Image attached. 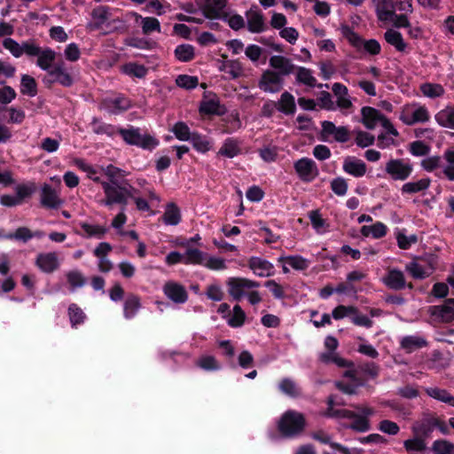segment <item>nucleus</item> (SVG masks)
Returning <instances> with one entry per match:
<instances>
[{"label":"nucleus","mask_w":454,"mask_h":454,"mask_svg":"<svg viewBox=\"0 0 454 454\" xmlns=\"http://www.w3.org/2000/svg\"><path fill=\"white\" fill-rule=\"evenodd\" d=\"M320 360L325 364L333 363L340 368H348L343 376L348 380V383L336 382V387L346 394H354L356 388L361 385L359 380L356 379V372L354 365L348 360L342 358L335 351L327 350L320 355Z\"/></svg>","instance_id":"obj_1"},{"label":"nucleus","mask_w":454,"mask_h":454,"mask_svg":"<svg viewBox=\"0 0 454 454\" xmlns=\"http://www.w3.org/2000/svg\"><path fill=\"white\" fill-rule=\"evenodd\" d=\"M105 198L98 200L101 206L112 207L114 204L126 206L129 198H133V188L127 183L117 181L101 182Z\"/></svg>","instance_id":"obj_2"},{"label":"nucleus","mask_w":454,"mask_h":454,"mask_svg":"<svg viewBox=\"0 0 454 454\" xmlns=\"http://www.w3.org/2000/svg\"><path fill=\"white\" fill-rule=\"evenodd\" d=\"M341 36L346 39L357 51H364L372 55L379 54L380 44L374 39L364 41L362 37L348 25L342 24L340 27Z\"/></svg>","instance_id":"obj_3"},{"label":"nucleus","mask_w":454,"mask_h":454,"mask_svg":"<svg viewBox=\"0 0 454 454\" xmlns=\"http://www.w3.org/2000/svg\"><path fill=\"white\" fill-rule=\"evenodd\" d=\"M362 122L369 129H373L378 126H381L388 134L398 136L399 133L393 124L380 114V112L373 107L364 106L361 110Z\"/></svg>","instance_id":"obj_4"},{"label":"nucleus","mask_w":454,"mask_h":454,"mask_svg":"<svg viewBox=\"0 0 454 454\" xmlns=\"http://www.w3.org/2000/svg\"><path fill=\"white\" fill-rule=\"evenodd\" d=\"M304 424L302 414L294 411H287L280 418L278 426L283 435L291 437L299 434L303 429Z\"/></svg>","instance_id":"obj_5"},{"label":"nucleus","mask_w":454,"mask_h":454,"mask_svg":"<svg viewBox=\"0 0 454 454\" xmlns=\"http://www.w3.org/2000/svg\"><path fill=\"white\" fill-rule=\"evenodd\" d=\"M120 134L126 143L145 150H153L159 145V141L155 137L149 134L142 133L136 128L121 129Z\"/></svg>","instance_id":"obj_6"},{"label":"nucleus","mask_w":454,"mask_h":454,"mask_svg":"<svg viewBox=\"0 0 454 454\" xmlns=\"http://www.w3.org/2000/svg\"><path fill=\"white\" fill-rule=\"evenodd\" d=\"M334 401L333 397H330L328 400L329 409L327 411V415L333 417L338 416L341 418H346L351 420V423L348 427L356 431L365 432L370 429V423L366 418L362 417L358 412L350 411L348 410H340L334 411L333 410Z\"/></svg>","instance_id":"obj_7"},{"label":"nucleus","mask_w":454,"mask_h":454,"mask_svg":"<svg viewBox=\"0 0 454 454\" xmlns=\"http://www.w3.org/2000/svg\"><path fill=\"white\" fill-rule=\"evenodd\" d=\"M215 63L218 71L223 73L226 80H236L246 75L243 64L239 59H228L226 54H222Z\"/></svg>","instance_id":"obj_8"},{"label":"nucleus","mask_w":454,"mask_h":454,"mask_svg":"<svg viewBox=\"0 0 454 454\" xmlns=\"http://www.w3.org/2000/svg\"><path fill=\"white\" fill-rule=\"evenodd\" d=\"M429 117L427 108L418 104L404 106L400 114V120L406 125L427 121Z\"/></svg>","instance_id":"obj_9"},{"label":"nucleus","mask_w":454,"mask_h":454,"mask_svg":"<svg viewBox=\"0 0 454 454\" xmlns=\"http://www.w3.org/2000/svg\"><path fill=\"white\" fill-rule=\"evenodd\" d=\"M412 165L403 159H391L386 163V173L395 181H404L412 173Z\"/></svg>","instance_id":"obj_10"},{"label":"nucleus","mask_w":454,"mask_h":454,"mask_svg":"<svg viewBox=\"0 0 454 454\" xmlns=\"http://www.w3.org/2000/svg\"><path fill=\"white\" fill-rule=\"evenodd\" d=\"M229 287V294L235 300H240L242 297L247 296V293L260 285L258 282L241 278H231L227 282Z\"/></svg>","instance_id":"obj_11"},{"label":"nucleus","mask_w":454,"mask_h":454,"mask_svg":"<svg viewBox=\"0 0 454 454\" xmlns=\"http://www.w3.org/2000/svg\"><path fill=\"white\" fill-rule=\"evenodd\" d=\"M296 174L303 182L313 181L319 174L316 162L309 158H301L294 162Z\"/></svg>","instance_id":"obj_12"},{"label":"nucleus","mask_w":454,"mask_h":454,"mask_svg":"<svg viewBox=\"0 0 454 454\" xmlns=\"http://www.w3.org/2000/svg\"><path fill=\"white\" fill-rule=\"evenodd\" d=\"M27 56H36L37 57V66L43 70H46L49 72L51 70V65L56 58V53L51 49H43L42 50L38 45L35 43L33 46H28Z\"/></svg>","instance_id":"obj_13"},{"label":"nucleus","mask_w":454,"mask_h":454,"mask_svg":"<svg viewBox=\"0 0 454 454\" xmlns=\"http://www.w3.org/2000/svg\"><path fill=\"white\" fill-rule=\"evenodd\" d=\"M35 265L43 273H52L59 268V257L54 252L40 253L35 258Z\"/></svg>","instance_id":"obj_14"},{"label":"nucleus","mask_w":454,"mask_h":454,"mask_svg":"<svg viewBox=\"0 0 454 454\" xmlns=\"http://www.w3.org/2000/svg\"><path fill=\"white\" fill-rule=\"evenodd\" d=\"M405 270L417 279H423L429 277L434 267L431 262L424 260H415L406 264Z\"/></svg>","instance_id":"obj_15"},{"label":"nucleus","mask_w":454,"mask_h":454,"mask_svg":"<svg viewBox=\"0 0 454 454\" xmlns=\"http://www.w3.org/2000/svg\"><path fill=\"white\" fill-rule=\"evenodd\" d=\"M164 294L175 303H184L188 293L184 286L175 281H168L163 286Z\"/></svg>","instance_id":"obj_16"},{"label":"nucleus","mask_w":454,"mask_h":454,"mask_svg":"<svg viewBox=\"0 0 454 454\" xmlns=\"http://www.w3.org/2000/svg\"><path fill=\"white\" fill-rule=\"evenodd\" d=\"M282 85V77L271 70H267L263 73L259 84L261 90L270 93L279 91Z\"/></svg>","instance_id":"obj_17"},{"label":"nucleus","mask_w":454,"mask_h":454,"mask_svg":"<svg viewBox=\"0 0 454 454\" xmlns=\"http://www.w3.org/2000/svg\"><path fill=\"white\" fill-rule=\"evenodd\" d=\"M129 20H133L136 24L141 26L142 32L149 35L153 32H160V21L153 17H142L140 14L131 12L128 14Z\"/></svg>","instance_id":"obj_18"},{"label":"nucleus","mask_w":454,"mask_h":454,"mask_svg":"<svg viewBox=\"0 0 454 454\" xmlns=\"http://www.w3.org/2000/svg\"><path fill=\"white\" fill-rule=\"evenodd\" d=\"M248 266L254 274L261 278L270 277L274 274L273 264L261 257H251Z\"/></svg>","instance_id":"obj_19"},{"label":"nucleus","mask_w":454,"mask_h":454,"mask_svg":"<svg viewBox=\"0 0 454 454\" xmlns=\"http://www.w3.org/2000/svg\"><path fill=\"white\" fill-rule=\"evenodd\" d=\"M198 5L203 11V16L216 18L220 16L225 7V0H197Z\"/></svg>","instance_id":"obj_20"},{"label":"nucleus","mask_w":454,"mask_h":454,"mask_svg":"<svg viewBox=\"0 0 454 454\" xmlns=\"http://www.w3.org/2000/svg\"><path fill=\"white\" fill-rule=\"evenodd\" d=\"M377 17L380 21L389 22L395 18L393 0H373Z\"/></svg>","instance_id":"obj_21"},{"label":"nucleus","mask_w":454,"mask_h":454,"mask_svg":"<svg viewBox=\"0 0 454 454\" xmlns=\"http://www.w3.org/2000/svg\"><path fill=\"white\" fill-rule=\"evenodd\" d=\"M322 130L324 136H332L338 142H347L349 138L347 128L343 126L337 127L332 121H323Z\"/></svg>","instance_id":"obj_22"},{"label":"nucleus","mask_w":454,"mask_h":454,"mask_svg":"<svg viewBox=\"0 0 454 454\" xmlns=\"http://www.w3.org/2000/svg\"><path fill=\"white\" fill-rule=\"evenodd\" d=\"M248 30L252 33H261L265 29L262 12L257 8H251L246 13Z\"/></svg>","instance_id":"obj_23"},{"label":"nucleus","mask_w":454,"mask_h":454,"mask_svg":"<svg viewBox=\"0 0 454 454\" xmlns=\"http://www.w3.org/2000/svg\"><path fill=\"white\" fill-rule=\"evenodd\" d=\"M130 106L129 101L123 97H107L102 102V107L111 114H119L127 110Z\"/></svg>","instance_id":"obj_24"},{"label":"nucleus","mask_w":454,"mask_h":454,"mask_svg":"<svg viewBox=\"0 0 454 454\" xmlns=\"http://www.w3.org/2000/svg\"><path fill=\"white\" fill-rule=\"evenodd\" d=\"M382 281L387 287L394 290L403 289L406 284L403 273L396 269L388 270Z\"/></svg>","instance_id":"obj_25"},{"label":"nucleus","mask_w":454,"mask_h":454,"mask_svg":"<svg viewBox=\"0 0 454 454\" xmlns=\"http://www.w3.org/2000/svg\"><path fill=\"white\" fill-rule=\"evenodd\" d=\"M343 170L355 177H361L366 172V165L362 160L347 157L343 161Z\"/></svg>","instance_id":"obj_26"},{"label":"nucleus","mask_w":454,"mask_h":454,"mask_svg":"<svg viewBox=\"0 0 454 454\" xmlns=\"http://www.w3.org/2000/svg\"><path fill=\"white\" fill-rule=\"evenodd\" d=\"M48 75L51 78V82H59V84L69 87L73 84V78L67 70L64 67L63 64H58L49 70Z\"/></svg>","instance_id":"obj_27"},{"label":"nucleus","mask_w":454,"mask_h":454,"mask_svg":"<svg viewBox=\"0 0 454 454\" xmlns=\"http://www.w3.org/2000/svg\"><path fill=\"white\" fill-rule=\"evenodd\" d=\"M41 203L43 207L56 208L61 205V200L54 189L49 184H44L42 187Z\"/></svg>","instance_id":"obj_28"},{"label":"nucleus","mask_w":454,"mask_h":454,"mask_svg":"<svg viewBox=\"0 0 454 454\" xmlns=\"http://www.w3.org/2000/svg\"><path fill=\"white\" fill-rule=\"evenodd\" d=\"M270 66L276 69L280 76L287 75L293 73L294 66L291 63V61L282 56H272L270 59Z\"/></svg>","instance_id":"obj_29"},{"label":"nucleus","mask_w":454,"mask_h":454,"mask_svg":"<svg viewBox=\"0 0 454 454\" xmlns=\"http://www.w3.org/2000/svg\"><path fill=\"white\" fill-rule=\"evenodd\" d=\"M433 314L440 317L444 322H450L454 319V299L445 301L442 305L434 306Z\"/></svg>","instance_id":"obj_30"},{"label":"nucleus","mask_w":454,"mask_h":454,"mask_svg":"<svg viewBox=\"0 0 454 454\" xmlns=\"http://www.w3.org/2000/svg\"><path fill=\"white\" fill-rule=\"evenodd\" d=\"M442 162V174L448 180L454 181V148H449L443 152Z\"/></svg>","instance_id":"obj_31"},{"label":"nucleus","mask_w":454,"mask_h":454,"mask_svg":"<svg viewBox=\"0 0 454 454\" xmlns=\"http://www.w3.org/2000/svg\"><path fill=\"white\" fill-rule=\"evenodd\" d=\"M33 42H25L20 44L12 38H6L3 43L4 47L16 58L20 57L22 54L27 55V49L28 46H33Z\"/></svg>","instance_id":"obj_32"},{"label":"nucleus","mask_w":454,"mask_h":454,"mask_svg":"<svg viewBox=\"0 0 454 454\" xmlns=\"http://www.w3.org/2000/svg\"><path fill=\"white\" fill-rule=\"evenodd\" d=\"M333 92L337 98V105L341 109H348L351 106L352 103L348 95V89L346 86L336 82L332 87Z\"/></svg>","instance_id":"obj_33"},{"label":"nucleus","mask_w":454,"mask_h":454,"mask_svg":"<svg viewBox=\"0 0 454 454\" xmlns=\"http://www.w3.org/2000/svg\"><path fill=\"white\" fill-rule=\"evenodd\" d=\"M387 231V226L381 222H377L372 225H364L360 230L363 236L372 237L373 239H380L386 236Z\"/></svg>","instance_id":"obj_34"},{"label":"nucleus","mask_w":454,"mask_h":454,"mask_svg":"<svg viewBox=\"0 0 454 454\" xmlns=\"http://www.w3.org/2000/svg\"><path fill=\"white\" fill-rule=\"evenodd\" d=\"M434 118L440 126L454 129V106L442 109Z\"/></svg>","instance_id":"obj_35"},{"label":"nucleus","mask_w":454,"mask_h":454,"mask_svg":"<svg viewBox=\"0 0 454 454\" xmlns=\"http://www.w3.org/2000/svg\"><path fill=\"white\" fill-rule=\"evenodd\" d=\"M196 365L207 372H215L222 368L220 362L212 355H202L197 361Z\"/></svg>","instance_id":"obj_36"},{"label":"nucleus","mask_w":454,"mask_h":454,"mask_svg":"<svg viewBox=\"0 0 454 454\" xmlns=\"http://www.w3.org/2000/svg\"><path fill=\"white\" fill-rule=\"evenodd\" d=\"M278 262L288 263L290 267L296 270H303L309 268V261L301 255L280 256Z\"/></svg>","instance_id":"obj_37"},{"label":"nucleus","mask_w":454,"mask_h":454,"mask_svg":"<svg viewBox=\"0 0 454 454\" xmlns=\"http://www.w3.org/2000/svg\"><path fill=\"white\" fill-rule=\"evenodd\" d=\"M427 345L426 340L421 336L411 335L403 338L401 346L408 353H411Z\"/></svg>","instance_id":"obj_38"},{"label":"nucleus","mask_w":454,"mask_h":454,"mask_svg":"<svg viewBox=\"0 0 454 454\" xmlns=\"http://www.w3.org/2000/svg\"><path fill=\"white\" fill-rule=\"evenodd\" d=\"M201 266L210 270H224L227 269L225 259L207 253L205 254Z\"/></svg>","instance_id":"obj_39"},{"label":"nucleus","mask_w":454,"mask_h":454,"mask_svg":"<svg viewBox=\"0 0 454 454\" xmlns=\"http://www.w3.org/2000/svg\"><path fill=\"white\" fill-rule=\"evenodd\" d=\"M200 110L201 113L208 114H223V109L216 97L204 99L200 104Z\"/></svg>","instance_id":"obj_40"},{"label":"nucleus","mask_w":454,"mask_h":454,"mask_svg":"<svg viewBox=\"0 0 454 454\" xmlns=\"http://www.w3.org/2000/svg\"><path fill=\"white\" fill-rule=\"evenodd\" d=\"M74 164L82 171L85 172L87 175V177L93 180L94 182L101 184L103 182L99 176V171L100 168H98L96 167H93L92 165L88 164L83 160L81 159H75L74 160Z\"/></svg>","instance_id":"obj_41"},{"label":"nucleus","mask_w":454,"mask_h":454,"mask_svg":"<svg viewBox=\"0 0 454 454\" xmlns=\"http://www.w3.org/2000/svg\"><path fill=\"white\" fill-rule=\"evenodd\" d=\"M429 178H421L418 181L409 182L402 186L403 193H416L426 191L430 185Z\"/></svg>","instance_id":"obj_42"},{"label":"nucleus","mask_w":454,"mask_h":454,"mask_svg":"<svg viewBox=\"0 0 454 454\" xmlns=\"http://www.w3.org/2000/svg\"><path fill=\"white\" fill-rule=\"evenodd\" d=\"M426 392L430 397L454 407V396L445 389L427 387L426 388Z\"/></svg>","instance_id":"obj_43"},{"label":"nucleus","mask_w":454,"mask_h":454,"mask_svg":"<svg viewBox=\"0 0 454 454\" xmlns=\"http://www.w3.org/2000/svg\"><path fill=\"white\" fill-rule=\"evenodd\" d=\"M139 298L136 295H130L124 302L123 314L126 319L133 318L140 309Z\"/></svg>","instance_id":"obj_44"},{"label":"nucleus","mask_w":454,"mask_h":454,"mask_svg":"<svg viewBox=\"0 0 454 454\" xmlns=\"http://www.w3.org/2000/svg\"><path fill=\"white\" fill-rule=\"evenodd\" d=\"M385 39L386 41L394 46L398 51H404L406 49V43H404L402 35L394 30V29H388L385 33Z\"/></svg>","instance_id":"obj_45"},{"label":"nucleus","mask_w":454,"mask_h":454,"mask_svg":"<svg viewBox=\"0 0 454 454\" xmlns=\"http://www.w3.org/2000/svg\"><path fill=\"white\" fill-rule=\"evenodd\" d=\"M121 71L129 76L137 78H143L147 74V69L145 67V66L134 62H129L123 65L121 67Z\"/></svg>","instance_id":"obj_46"},{"label":"nucleus","mask_w":454,"mask_h":454,"mask_svg":"<svg viewBox=\"0 0 454 454\" xmlns=\"http://www.w3.org/2000/svg\"><path fill=\"white\" fill-rule=\"evenodd\" d=\"M294 98L288 92H284L278 102V110L286 114H294L295 111Z\"/></svg>","instance_id":"obj_47"},{"label":"nucleus","mask_w":454,"mask_h":454,"mask_svg":"<svg viewBox=\"0 0 454 454\" xmlns=\"http://www.w3.org/2000/svg\"><path fill=\"white\" fill-rule=\"evenodd\" d=\"M67 280L73 291L82 287L86 284V278L83 274L76 270H70L67 273Z\"/></svg>","instance_id":"obj_48"},{"label":"nucleus","mask_w":454,"mask_h":454,"mask_svg":"<svg viewBox=\"0 0 454 454\" xmlns=\"http://www.w3.org/2000/svg\"><path fill=\"white\" fill-rule=\"evenodd\" d=\"M205 254L198 248H188L184 254V263L202 265Z\"/></svg>","instance_id":"obj_49"},{"label":"nucleus","mask_w":454,"mask_h":454,"mask_svg":"<svg viewBox=\"0 0 454 454\" xmlns=\"http://www.w3.org/2000/svg\"><path fill=\"white\" fill-rule=\"evenodd\" d=\"M181 219V215L178 207L174 204H168L165 209L163 221L168 225H176Z\"/></svg>","instance_id":"obj_50"},{"label":"nucleus","mask_w":454,"mask_h":454,"mask_svg":"<svg viewBox=\"0 0 454 454\" xmlns=\"http://www.w3.org/2000/svg\"><path fill=\"white\" fill-rule=\"evenodd\" d=\"M175 56L180 61H190L195 56L194 47L191 44L178 45L175 50Z\"/></svg>","instance_id":"obj_51"},{"label":"nucleus","mask_w":454,"mask_h":454,"mask_svg":"<svg viewBox=\"0 0 454 454\" xmlns=\"http://www.w3.org/2000/svg\"><path fill=\"white\" fill-rule=\"evenodd\" d=\"M68 316L73 327L82 324L86 318L84 312L75 304H71L68 308Z\"/></svg>","instance_id":"obj_52"},{"label":"nucleus","mask_w":454,"mask_h":454,"mask_svg":"<svg viewBox=\"0 0 454 454\" xmlns=\"http://www.w3.org/2000/svg\"><path fill=\"white\" fill-rule=\"evenodd\" d=\"M420 90L424 96L431 98L441 97L444 92L442 86L435 83H424Z\"/></svg>","instance_id":"obj_53"},{"label":"nucleus","mask_w":454,"mask_h":454,"mask_svg":"<svg viewBox=\"0 0 454 454\" xmlns=\"http://www.w3.org/2000/svg\"><path fill=\"white\" fill-rule=\"evenodd\" d=\"M81 227L85 236L88 238L94 237L100 239L106 233V229L100 225L82 223Z\"/></svg>","instance_id":"obj_54"},{"label":"nucleus","mask_w":454,"mask_h":454,"mask_svg":"<svg viewBox=\"0 0 454 454\" xmlns=\"http://www.w3.org/2000/svg\"><path fill=\"white\" fill-rule=\"evenodd\" d=\"M171 130L175 134L176 137L181 141H188L192 136L190 132L189 127L183 121L176 122Z\"/></svg>","instance_id":"obj_55"},{"label":"nucleus","mask_w":454,"mask_h":454,"mask_svg":"<svg viewBox=\"0 0 454 454\" xmlns=\"http://www.w3.org/2000/svg\"><path fill=\"white\" fill-rule=\"evenodd\" d=\"M20 91L25 95L34 97L36 94L35 79L27 74L23 75L21 78Z\"/></svg>","instance_id":"obj_56"},{"label":"nucleus","mask_w":454,"mask_h":454,"mask_svg":"<svg viewBox=\"0 0 454 454\" xmlns=\"http://www.w3.org/2000/svg\"><path fill=\"white\" fill-rule=\"evenodd\" d=\"M219 153L228 158L237 156L239 153L238 142L233 139H227L219 151Z\"/></svg>","instance_id":"obj_57"},{"label":"nucleus","mask_w":454,"mask_h":454,"mask_svg":"<svg viewBox=\"0 0 454 454\" xmlns=\"http://www.w3.org/2000/svg\"><path fill=\"white\" fill-rule=\"evenodd\" d=\"M298 82L304 83L309 87H314L317 84V80L313 76L311 71L305 67H299L296 74Z\"/></svg>","instance_id":"obj_58"},{"label":"nucleus","mask_w":454,"mask_h":454,"mask_svg":"<svg viewBox=\"0 0 454 454\" xmlns=\"http://www.w3.org/2000/svg\"><path fill=\"white\" fill-rule=\"evenodd\" d=\"M309 217L310 219L313 228L315 229V231L317 233L322 234L326 231V229H327L326 223L322 218V216L318 211L314 210V211L309 212Z\"/></svg>","instance_id":"obj_59"},{"label":"nucleus","mask_w":454,"mask_h":454,"mask_svg":"<svg viewBox=\"0 0 454 454\" xmlns=\"http://www.w3.org/2000/svg\"><path fill=\"white\" fill-rule=\"evenodd\" d=\"M190 140L192 141L193 147L200 153H207L211 148L210 141L203 136L192 134Z\"/></svg>","instance_id":"obj_60"},{"label":"nucleus","mask_w":454,"mask_h":454,"mask_svg":"<svg viewBox=\"0 0 454 454\" xmlns=\"http://www.w3.org/2000/svg\"><path fill=\"white\" fill-rule=\"evenodd\" d=\"M92 17L96 22V25L99 27L110 20L111 14L106 7L99 6L93 10Z\"/></svg>","instance_id":"obj_61"},{"label":"nucleus","mask_w":454,"mask_h":454,"mask_svg":"<svg viewBox=\"0 0 454 454\" xmlns=\"http://www.w3.org/2000/svg\"><path fill=\"white\" fill-rule=\"evenodd\" d=\"M355 312L356 308L353 306L340 305L333 310L332 315L334 319L340 320L347 317L352 318V316L355 314Z\"/></svg>","instance_id":"obj_62"},{"label":"nucleus","mask_w":454,"mask_h":454,"mask_svg":"<svg viewBox=\"0 0 454 454\" xmlns=\"http://www.w3.org/2000/svg\"><path fill=\"white\" fill-rule=\"evenodd\" d=\"M246 315L240 306L236 305L233 308L232 315L228 320V323L232 327H239L243 325Z\"/></svg>","instance_id":"obj_63"},{"label":"nucleus","mask_w":454,"mask_h":454,"mask_svg":"<svg viewBox=\"0 0 454 454\" xmlns=\"http://www.w3.org/2000/svg\"><path fill=\"white\" fill-rule=\"evenodd\" d=\"M434 454H454V444L447 441H436Z\"/></svg>","instance_id":"obj_64"}]
</instances>
